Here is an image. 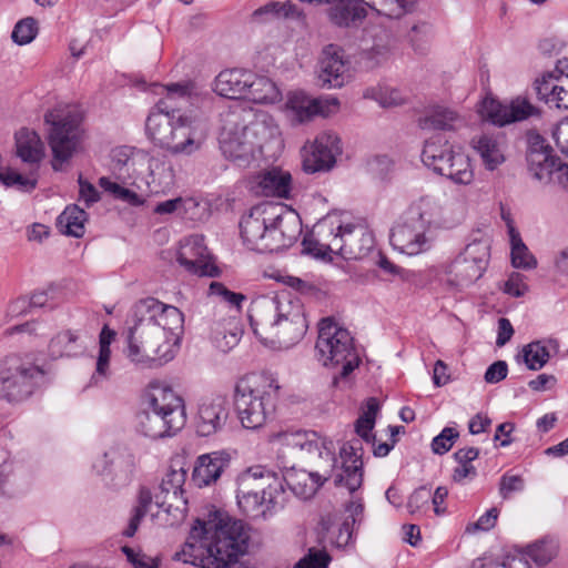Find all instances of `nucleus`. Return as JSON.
I'll return each instance as SVG.
<instances>
[{"mask_svg": "<svg viewBox=\"0 0 568 568\" xmlns=\"http://www.w3.org/2000/svg\"><path fill=\"white\" fill-rule=\"evenodd\" d=\"M126 325V357L153 367L174 358L184 331V315L173 305L146 297L133 304Z\"/></svg>", "mask_w": 568, "mask_h": 568, "instance_id": "obj_1", "label": "nucleus"}, {"mask_svg": "<svg viewBox=\"0 0 568 568\" xmlns=\"http://www.w3.org/2000/svg\"><path fill=\"white\" fill-rule=\"evenodd\" d=\"M247 526L240 519L214 510L207 520L196 519L189 538L175 559L203 568H247L240 560L248 548Z\"/></svg>", "mask_w": 568, "mask_h": 568, "instance_id": "obj_2", "label": "nucleus"}, {"mask_svg": "<svg viewBox=\"0 0 568 568\" xmlns=\"http://www.w3.org/2000/svg\"><path fill=\"white\" fill-rule=\"evenodd\" d=\"M165 88V97L146 118L145 134L155 146L172 155H191L201 149L206 138L201 123L184 112L192 100V87L172 83Z\"/></svg>", "mask_w": 568, "mask_h": 568, "instance_id": "obj_3", "label": "nucleus"}, {"mask_svg": "<svg viewBox=\"0 0 568 568\" xmlns=\"http://www.w3.org/2000/svg\"><path fill=\"white\" fill-rule=\"evenodd\" d=\"M221 123L220 149L239 166H247L265 143L280 136L278 125L264 111L231 108L221 114Z\"/></svg>", "mask_w": 568, "mask_h": 568, "instance_id": "obj_4", "label": "nucleus"}, {"mask_svg": "<svg viewBox=\"0 0 568 568\" xmlns=\"http://www.w3.org/2000/svg\"><path fill=\"white\" fill-rule=\"evenodd\" d=\"M248 318L261 342L285 347L300 342L308 327L302 302L286 292L254 301Z\"/></svg>", "mask_w": 568, "mask_h": 568, "instance_id": "obj_5", "label": "nucleus"}, {"mask_svg": "<svg viewBox=\"0 0 568 568\" xmlns=\"http://www.w3.org/2000/svg\"><path fill=\"white\" fill-rule=\"evenodd\" d=\"M452 224L442 216V207L429 196L413 202L392 227L390 245L402 254L416 256L433 246V229H448Z\"/></svg>", "mask_w": 568, "mask_h": 568, "instance_id": "obj_6", "label": "nucleus"}, {"mask_svg": "<svg viewBox=\"0 0 568 568\" xmlns=\"http://www.w3.org/2000/svg\"><path fill=\"white\" fill-rule=\"evenodd\" d=\"M186 422L185 406L171 387L152 385L146 394V407L136 415V429L151 439L175 435Z\"/></svg>", "mask_w": 568, "mask_h": 568, "instance_id": "obj_7", "label": "nucleus"}, {"mask_svg": "<svg viewBox=\"0 0 568 568\" xmlns=\"http://www.w3.org/2000/svg\"><path fill=\"white\" fill-rule=\"evenodd\" d=\"M278 386L260 376L240 379L234 390V408L246 429L262 427L274 414Z\"/></svg>", "mask_w": 568, "mask_h": 568, "instance_id": "obj_8", "label": "nucleus"}, {"mask_svg": "<svg viewBox=\"0 0 568 568\" xmlns=\"http://www.w3.org/2000/svg\"><path fill=\"white\" fill-rule=\"evenodd\" d=\"M282 493V483L261 466L248 468L237 478V505L252 518L266 519L273 515Z\"/></svg>", "mask_w": 568, "mask_h": 568, "instance_id": "obj_9", "label": "nucleus"}, {"mask_svg": "<svg viewBox=\"0 0 568 568\" xmlns=\"http://www.w3.org/2000/svg\"><path fill=\"white\" fill-rule=\"evenodd\" d=\"M315 351L317 361L324 366H342L339 375L333 378L335 385L341 378L347 377L361 362L351 333L329 317L323 318L318 324Z\"/></svg>", "mask_w": 568, "mask_h": 568, "instance_id": "obj_10", "label": "nucleus"}, {"mask_svg": "<svg viewBox=\"0 0 568 568\" xmlns=\"http://www.w3.org/2000/svg\"><path fill=\"white\" fill-rule=\"evenodd\" d=\"M321 233L329 237L334 254L345 260H363L374 253L375 239L366 225L351 221L346 213H329L322 219Z\"/></svg>", "mask_w": 568, "mask_h": 568, "instance_id": "obj_11", "label": "nucleus"}, {"mask_svg": "<svg viewBox=\"0 0 568 568\" xmlns=\"http://www.w3.org/2000/svg\"><path fill=\"white\" fill-rule=\"evenodd\" d=\"M311 4H329V20L337 27L357 26L367 16V8L378 16L399 19L413 11L417 0H300Z\"/></svg>", "mask_w": 568, "mask_h": 568, "instance_id": "obj_12", "label": "nucleus"}, {"mask_svg": "<svg viewBox=\"0 0 568 568\" xmlns=\"http://www.w3.org/2000/svg\"><path fill=\"white\" fill-rule=\"evenodd\" d=\"M44 371L30 358L12 354L0 359V399L19 404L43 384Z\"/></svg>", "mask_w": 568, "mask_h": 568, "instance_id": "obj_13", "label": "nucleus"}, {"mask_svg": "<svg viewBox=\"0 0 568 568\" xmlns=\"http://www.w3.org/2000/svg\"><path fill=\"white\" fill-rule=\"evenodd\" d=\"M44 121L50 125L48 140L53 154L52 169L60 171L80 143L81 120L70 110L53 109L45 113Z\"/></svg>", "mask_w": 568, "mask_h": 568, "instance_id": "obj_14", "label": "nucleus"}, {"mask_svg": "<svg viewBox=\"0 0 568 568\" xmlns=\"http://www.w3.org/2000/svg\"><path fill=\"white\" fill-rule=\"evenodd\" d=\"M138 464L139 457L131 447L116 445L94 460L93 469L106 486L119 489L132 481Z\"/></svg>", "mask_w": 568, "mask_h": 568, "instance_id": "obj_15", "label": "nucleus"}, {"mask_svg": "<svg viewBox=\"0 0 568 568\" xmlns=\"http://www.w3.org/2000/svg\"><path fill=\"white\" fill-rule=\"evenodd\" d=\"M274 221L267 225L265 235V253L280 252L291 247L302 233V222L297 213L282 210H273Z\"/></svg>", "mask_w": 568, "mask_h": 568, "instance_id": "obj_16", "label": "nucleus"}, {"mask_svg": "<svg viewBox=\"0 0 568 568\" xmlns=\"http://www.w3.org/2000/svg\"><path fill=\"white\" fill-rule=\"evenodd\" d=\"M273 210H282V205L273 203L258 204L251 209L240 222L241 237L244 245L255 252L265 253V235L267 225L274 221Z\"/></svg>", "mask_w": 568, "mask_h": 568, "instance_id": "obj_17", "label": "nucleus"}, {"mask_svg": "<svg viewBox=\"0 0 568 568\" xmlns=\"http://www.w3.org/2000/svg\"><path fill=\"white\" fill-rule=\"evenodd\" d=\"M423 163L435 173L448 178L454 183H462L459 161L455 160L453 146L439 136L425 142L422 151Z\"/></svg>", "mask_w": 568, "mask_h": 568, "instance_id": "obj_18", "label": "nucleus"}, {"mask_svg": "<svg viewBox=\"0 0 568 568\" xmlns=\"http://www.w3.org/2000/svg\"><path fill=\"white\" fill-rule=\"evenodd\" d=\"M339 101L337 98H311L304 92H293L286 101V113L293 124H302L311 121L315 115L327 116L337 111Z\"/></svg>", "mask_w": 568, "mask_h": 568, "instance_id": "obj_19", "label": "nucleus"}, {"mask_svg": "<svg viewBox=\"0 0 568 568\" xmlns=\"http://www.w3.org/2000/svg\"><path fill=\"white\" fill-rule=\"evenodd\" d=\"M342 153L338 135L331 131L320 133L310 152L304 155L303 170L306 173L329 171L336 163V156Z\"/></svg>", "mask_w": 568, "mask_h": 568, "instance_id": "obj_20", "label": "nucleus"}, {"mask_svg": "<svg viewBox=\"0 0 568 568\" xmlns=\"http://www.w3.org/2000/svg\"><path fill=\"white\" fill-rule=\"evenodd\" d=\"M362 455L363 448L358 438L342 446L339 450L342 467L333 476L336 486H344L349 493H354L362 486L364 476Z\"/></svg>", "mask_w": 568, "mask_h": 568, "instance_id": "obj_21", "label": "nucleus"}, {"mask_svg": "<svg viewBox=\"0 0 568 568\" xmlns=\"http://www.w3.org/2000/svg\"><path fill=\"white\" fill-rule=\"evenodd\" d=\"M351 62L343 49L329 44L324 48L318 63V81L322 87L342 88L351 79Z\"/></svg>", "mask_w": 568, "mask_h": 568, "instance_id": "obj_22", "label": "nucleus"}, {"mask_svg": "<svg viewBox=\"0 0 568 568\" xmlns=\"http://www.w3.org/2000/svg\"><path fill=\"white\" fill-rule=\"evenodd\" d=\"M529 170L539 181L568 187V164L554 156L547 149L531 148L527 154Z\"/></svg>", "mask_w": 568, "mask_h": 568, "instance_id": "obj_23", "label": "nucleus"}, {"mask_svg": "<svg viewBox=\"0 0 568 568\" xmlns=\"http://www.w3.org/2000/svg\"><path fill=\"white\" fill-rule=\"evenodd\" d=\"M229 417L230 404L226 397L217 395L205 398L197 408L196 433L204 437L216 434L225 427Z\"/></svg>", "mask_w": 568, "mask_h": 568, "instance_id": "obj_24", "label": "nucleus"}, {"mask_svg": "<svg viewBox=\"0 0 568 568\" xmlns=\"http://www.w3.org/2000/svg\"><path fill=\"white\" fill-rule=\"evenodd\" d=\"M179 263L190 273L200 276H215L217 268L210 262V253L202 235H192L181 244Z\"/></svg>", "mask_w": 568, "mask_h": 568, "instance_id": "obj_25", "label": "nucleus"}, {"mask_svg": "<svg viewBox=\"0 0 568 568\" xmlns=\"http://www.w3.org/2000/svg\"><path fill=\"white\" fill-rule=\"evenodd\" d=\"M535 90L539 100L549 108L568 110V74L557 67L535 81Z\"/></svg>", "mask_w": 568, "mask_h": 568, "instance_id": "obj_26", "label": "nucleus"}, {"mask_svg": "<svg viewBox=\"0 0 568 568\" xmlns=\"http://www.w3.org/2000/svg\"><path fill=\"white\" fill-rule=\"evenodd\" d=\"M469 145L488 171H494L506 161V140L501 133L481 132L474 135Z\"/></svg>", "mask_w": 568, "mask_h": 568, "instance_id": "obj_27", "label": "nucleus"}, {"mask_svg": "<svg viewBox=\"0 0 568 568\" xmlns=\"http://www.w3.org/2000/svg\"><path fill=\"white\" fill-rule=\"evenodd\" d=\"M230 462L231 456L225 450L200 455L195 460L191 479L200 488L210 486L216 483L230 466Z\"/></svg>", "mask_w": 568, "mask_h": 568, "instance_id": "obj_28", "label": "nucleus"}, {"mask_svg": "<svg viewBox=\"0 0 568 568\" xmlns=\"http://www.w3.org/2000/svg\"><path fill=\"white\" fill-rule=\"evenodd\" d=\"M186 479V470L183 467L179 469L171 468L162 478L155 493V505L170 513L172 507L179 508V503L186 504L184 499L183 485Z\"/></svg>", "mask_w": 568, "mask_h": 568, "instance_id": "obj_29", "label": "nucleus"}, {"mask_svg": "<svg viewBox=\"0 0 568 568\" xmlns=\"http://www.w3.org/2000/svg\"><path fill=\"white\" fill-rule=\"evenodd\" d=\"M314 535V542L321 547L345 548L352 541L353 529L348 519H345L341 525H336L333 517L326 515L318 521Z\"/></svg>", "mask_w": 568, "mask_h": 568, "instance_id": "obj_30", "label": "nucleus"}, {"mask_svg": "<svg viewBox=\"0 0 568 568\" xmlns=\"http://www.w3.org/2000/svg\"><path fill=\"white\" fill-rule=\"evenodd\" d=\"M254 190L264 196L288 199L292 191V175L280 168L264 170L256 175Z\"/></svg>", "mask_w": 568, "mask_h": 568, "instance_id": "obj_31", "label": "nucleus"}, {"mask_svg": "<svg viewBox=\"0 0 568 568\" xmlns=\"http://www.w3.org/2000/svg\"><path fill=\"white\" fill-rule=\"evenodd\" d=\"M146 184L152 193H165L175 183V171L171 160L165 155L148 159Z\"/></svg>", "mask_w": 568, "mask_h": 568, "instance_id": "obj_32", "label": "nucleus"}, {"mask_svg": "<svg viewBox=\"0 0 568 568\" xmlns=\"http://www.w3.org/2000/svg\"><path fill=\"white\" fill-rule=\"evenodd\" d=\"M252 72L242 69H230L221 71L214 81V91L224 98L241 99L247 93V83Z\"/></svg>", "mask_w": 568, "mask_h": 568, "instance_id": "obj_33", "label": "nucleus"}, {"mask_svg": "<svg viewBox=\"0 0 568 568\" xmlns=\"http://www.w3.org/2000/svg\"><path fill=\"white\" fill-rule=\"evenodd\" d=\"M272 442L307 455H322V443L314 432L284 430L272 435Z\"/></svg>", "mask_w": 568, "mask_h": 568, "instance_id": "obj_34", "label": "nucleus"}, {"mask_svg": "<svg viewBox=\"0 0 568 568\" xmlns=\"http://www.w3.org/2000/svg\"><path fill=\"white\" fill-rule=\"evenodd\" d=\"M85 352V344L80 335L71 329L59 332L54 335L48 345V355L52 359L63 357H78Z\"/></svg>", "mask_w": 568, "mask_h": 568, "instance_id": "obj_35", "label": "nucleus"}, {"mask_svg": "<svg viewBox=\"0 0 568 568\" xmlns=\"http://www.w3.org/2000/svg\"><path fill=\"white\" fill-rule=\"evenodd\" d=\"M17 155L26 163L38 165L44 156V145L36 131L21 129L16 133Z\"/></svg>", "mask_w": 568, "mask_h": 568, "instance_id": "obj_36", "label": "nucleus"}, {"mask_svg": "<svg viewBox=\"0 0 568 568\" xmlns=\"http://www.w3.org/2000/svg\"><path fill=\"white\" fill-rule=\"evenodd\" d=\"M241 335L239 322L235 318H229L214 324L211 339L219 351L227 353L239 344Z\"/></svg>", "mask_w": 568, "mask_h": 568, "instance_id": "obj_37", "label": "nucleus"}, {"mask_svg": "<svg viewBox=\"0 0 568 568\" xmlns=\"http://www.w3.org/2000/svg\"><path fill=\"white\" fill-rule=\"evenodd\" d=\"M245 99L255 103H275L281 100V91L270 78L252 73Z\"/></svg>", "mask_w": 568, "mask_h": 568, "instance_id": "obj_38", "label": "nucleus"}, {"mask_svg": "<svg viewBox=\"0 0 568 568\" xmlns=\"http://www.w3.org/2000/svg\"><path fill=\"white\" fill-rule=\"evenodd\" d=\"M301 12L292 1H271L257 8L252 19L257 22H268L277 19L300 18Z\"/></svg>", "mask_w": 568, "mask_h": 568, "instance_id": "obj_39", "label": "nucleus"}, {"mask_svg": "<svg viewBox=\"0 0 568 568\" xmlns=\"http://www.w3.org/2000/svg\"><path fill=\"white\" fill-rule=\"evenodd\" d=\"M458 115L450 109L442 105L429 109L418 120V125L423 130H452Z\"/></svg>", "mask_w": 568, "mask_h": 568, "instance_id": "obj_40", "label": "nucleus"}, {"mask_svg": "<svg viewBox=\"0 0 568 568\" xmlns=\"http://www.w3.org/2000/svg\"><path fill=\"white\" fill-rule=\"evenodd\" d=\"M87 216L84 210L78 205H70L59 215L57 226L65 235L81 237L84 234Z\"/></svg>", "mask_w": 568, "mask_h": 568, "instance_id": "obj_41", "label": "nucleus"}, {"mask_svg": "<svg viewBox=\"0 0 568 568\" xmlns=\"http://www.w3.org/2000/svg\"><path fill=\"white\" fill-rule=\"evenodd\" d=\"M489 258V245L487 241L476 240L464 248V262L475 263L474 273L469 274V281L476 282L486 271Z\"/></svg>", "mask_w": 568, "mask_h": 568, "instance_id": "obj_42", "label": "nucleus"}, {"mask_svg": "<svg viewBox=\"0 0 568 568\" xmlns=\"http://www.w3.org/2000/svg\"><path fill=\"white\" fill-rule=\"evenodd\" d=\"M320 478L321 476L318 474L302 470L288 474L284 480L295 495L302 498H308L323 485Z\"/></svg>", "mask_w": 568, "mask_h": 568, "instance_id": "obj_43", "label": "nucleus"}, {"mask_svg": "<svg viewBox=\"0 0 568 568\" xmlns=\"http://www.w3.org/2000/svg\"><path fill=\"white\" fill-rule=\"evenodd\" d=\"M552 341H536L525 345L518 355L523 359L528 369H541L550 358L548 344Z\"/></svg>", "mask_w": 568, "mask_h": 568, "instance_id": "obj_44", "label": "nucleus"}, {"mask_svg": "<svg viewBox=\"0 0 568 568\" xmlns=\"http://www.w3.org/2000/svg\"><path fill=\"white\" fill-rule=\"evenodd\" d=\"M379 410V403L375 397L366 400V408L355 422V433L366 443L374 444L375 435L373 429L376 422V415Z\"/></svg>", "mask_w": 568, "mask_h": 568, "instance_id": "obj_45", "label": "nucleus"}, {"mask_svg": "<svg viewBox=\"0 0 568 568\" xmlns=\"http://www.w3.org/2000/svg\"><path fill=\"white\" fill-rule=\"evenodd\" d=\"M509 237L511 246V264L516 268L532 270L537 266V260L530 253L526 244L523 242L520 234L515 227H509Z\"/></svg>", "mask_w": 568, "mask_h": 568, "instance_id": "obj_46", "label": "nucleus"}, {"mask_svg": "<svg viewBox=\"0 0 568 568\" xmlns=\"http://www.w3.org/2000/svg\"><path fill=\"white\" fill-rule=\"evenodd\" d=\"M363 95L376 101L382 108H393L405 102V97L398 89L386 85L367 88Z\"/></svg>", "mask_w": 568, "mask_h": 568, "instance_id": "obj_47", "label": "nucleus"}, {"mask_svg": "<svg viewBox=\"0 0 568 568\" xmlns=\"http://www.w3.org/2000/svg\"><path fill=\"white\" fill-rule=\"evenodd\" d=\"M99 185L113 199L128 203L132 206H140L144 203V200L138 193L111 181L106 176L99 179Z\"/></svg>", "mask_w": 568, "mask_h": 568, "instance_id": "obj_48", "label": "nucleus"}, {"mask_svg": "<svg viewBox=\"0 0 568 568\" xmlns=\"http://www.w3.org/2000/svg\"><path fill=\"white\" fill-rule=\"evenodd\" d=\"M508 105L495 99H485L480 105V115L497 126L509 124Z\"/></svg>", "mask_w": 568, "mask_h": 568, "instance_id": "obj_49", "label": "nucleus"}, {"mask_svg": "<svg viewBox=\"0 0 568 568\" xmlns=\"http://www.w3.org/2000/svg\"><path fill=\"white\" fill-rule=\"evenodd\" d=\"M558 552V545L554 539H542L527 547L528 557L538 566L549 564Z\"/></svg>", "mask_w": 568, "mask_h": 568, "instance_id": "obj_50", "label": "nucleus"}, {"mask_svg": "<svg viewBox=\"0 0 568 568\" xmlns=\"http://www.w3.org/2000/svg\"><path fill=\"white\" fill-rule=\"evenodd\" d=\"M0 183L7 187H16L21 192H31L37 186V178L33 173L22 175L11 169H0Z\"/></svg>", "mask_w": 568, "mask_h": 568, "instance_id": "obj_51", "label": "nucleus"}, {"mask_svg": "<svg viewBox=\"0 0 568 568\" xmlns=\"http://www.w3.org/2000/svg\"><path fill=\"white\" fill-rule=\"evenodd\" d=\"M321 225L322 220L315 225L314 229V233L317 235L318 239H304L303 245L304 251L307 254H311L317 258H325L331 253H334V250L331 248V246L328 247V244L333 243V235H335V233L333 232V234L329 237H325L321 233Z\"/></svg>", "mask_w": 568, "mask_h": 568, "instance_id": "obj_52", "label": "nucleus"}, {"mask_svg": "<svg viewBox=\"0 0 568 568\" xmlns=\"http://www.w3.org/2000/svg\"><path fill=\"white\" fill-rule=\"evenodd\" d=\"M432 37L433 27L424 21L414 24L407 33L413 49L420 54H424L428 50Z\"/></svg>", "mask_w": 568, "mask_h": 568, "instance_id": "obj_53", "label": "nucleus"}, {"mask_svg": "<svg viewBox=\"0 0 568 568\" xmlns=\"http://www.w3.org/2000/svg\"><path fill=\"white\" fill-rule=\"evenodd\" d=\"M13 464L4 462L0 465V494L4 497H14L19 493Z\"/></svg>", "mask_w": 568, "mask_h": 568, "instance_id": "obj_54", "label": "nucleus"}, {"mask_svg": "<svg viewBox=\"0 0 568 568\" xmlns=\"http://www.w3.org/2000/svg\"><path fill=\"white\" fill-rule=\"evenodd\" d=\"M459 438V430L455 427H445L432 440V452L436 455H444L450 450L453 445Z\"/></svg>", "mask_w": 568, "mask_h": 568, "instance_id": "obj_55", "label": "nucleus"}, {"mask_svg": "<svg viewBox=\"0 0 568 568\" xmlns=\"http://www.w3.org/2000/svg\"><path fill=\"white\" fill-rule=\"evenodd\" d=\"M329 562L331 557L326 548L311 547L307 554L296 562L295 568H327Z\"/></svg>", "mask_w": 568, "mask_h": 568, "instance_id": "obj_56", "label": "nucleus"}, {"mask_svg": "<svg viewBox=\"0 0 568 568\" xmlns=\"http://www.w3.org/2000/svg\"><path fill=\"white\" fill-rule=\"evenodd\" d=\"M37 36V23L33 18L20 20L13 28L11 38L13 42L23 45L30 43Z\"/></svg>", "mask_w": 568, "mask_h": 568, "instance_id": "obj_57", "label": "nucleus"}, {"mask_svg": "<svg viewBox=\"0 0 568 568\" xmlns=\"http://www.w3.org/2000/svg\"><path fill=\"white\" fill-rule=\"evenodd\" d=\"M508 105L509 124L528 119L536 113V108L524 98H516Z\"/></svg>", "mask_w": 568, "mask_h": 568, "instance_id": "obj_58", "label": "nucleus"}, {"mask_svg": "<svg viewBox=\"0 0 568 568\" xmlns=\"http://www.w3.org/2000/svg\"><path fill=\"white\" fill-rule=\"evenodd\" d=\"M61 293L54 286H49L47 290L38 291L32 294L29 302L30 307H55L61 301Z\"/></svg>", "mask_w": 568, "mask_h": 568, "instance_id": "obj_59", "label": "nucleus"}, {"mask_svg": "<svg viewBox=\"0 0 568 568\" xmlns=\"http://www.w3.org/2000/svg\"><path fill=\"white\" fill-rule=\"evenodd\" d=\"M209 295L220 297L222 301L226 302L231 306H234L236 310L241 308V304L245 300L243 294L230 291L221 282H212L210 284Z\"/></svg>", "mask_w": 568, "mask_h": 568, "instance_id": "obj_60", "label": "nucleus"}, {"mask_svg": "<svg viewBox=\"0 0 568 568\" xmlns=\"http://www.w3.org/2000/svg\"><path fill=\"white\" fill-rule=\"evenodd\" d=\"M499 510L496 507L488 509L475 523L468 524L466 531L468 534L486 532L491 530L497 523Z\"/></svg>", "mask_w": 568, "mask_h": 568, "instance_id": "obj_61", "label": "nucleus"}, {"mask_svg": "<svg viewBox=\"0 0 568 568\" xmlns=\"http://www.w3.org/2000/svg\"><path fill=\"white\" fill-rule=\"evenodd\" d=\"M432 498V490L425 486H422L413 491L409 496L407 508L410 514L422 513L429 508V501Z\"/></svg>", "mask_w": 568, "mask_h": 568, "instance_id": "obj_62", "label": "nucleus"}, {"mask_svg": "<svg viewBox=\"0 0 568 568\" xmlns=\"http://www.w3.org/2000/svg\"><path fill=\"white\" fill-rule=\"evenodd\" d=\"M503 291L513 297L524 296L528 292L526 276L518 272H511L504 284Z\"/></svg>", "mask_w": 568, "mask_h": 568, "instance_id": "obj_63", "label": "nucleus"}, {"mask_svg": "<svg viewBox=\"0 0 568 568\" xmlns=\"http://www.w3.org/2000/svg\"><path fill=\"white\" fill-rule=\"evenodd\" d=\"M524 488L525 481L523 477L519 475L505 474L500 478L499 495L504 499L509 498L514 493H519L524 490Z\"/></svg>", "mask_w": 568, "mask_h": 568, "instance_id": "obj_64", "label": "nucleus"}]
</instances>
